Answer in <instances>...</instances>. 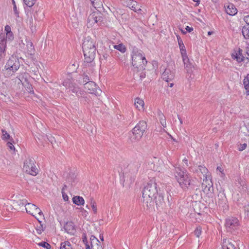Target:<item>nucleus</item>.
<instances>
[{
    "label": "nucleus",
    "mask_w": 249,
    "mask_h": 249,
    "mask_svg": "<svg viewBox=\"0 0 249 249\" xmlns=\"http://www.w3.org/2000/svg\"><path fill=\"white\" fill-rule=\"evenodd\" d=\"M158 194L157 185L155 181L150 180L142 191L143 206L150 209L154 205L153 198Z\"/></svg>",
    "instance_id": "nucleus-1"
},
{
    "label": "nucleus",
    "mask_w": 249,
    "mask_h": 249,
    "mask_svg": "<svg viewBox=\"0 0 249 249\" xmlns=\"http://www.w3.org/2000/svg\"><path fill=\"white\" fill-rule=\"evenodd\" d=\"M83 52L85 62H92L96 55L97 52L96 42L89 36L84 39L83 43Z\"/></svg>",
    "instance_id": "nucleus-2"
},
{
    "label": "nucleus",
    "mask_w": 249,
    "mask_h": 249,
    "mask_svg": "<svg viewBox=\"0 0 249 249\" xmlns=\"http://www.w3.org/2000/svg\"><path fill=\"white\" fill-rule=\"evenodd\" d=\"M175 176L180 187L184 191L190 187L193 188L191 176L184 169L180 167L175 168Z\"/></svg>",
    "instance_id": "nucleus-3"
},
{
    "label": "nucleus",
    "mask_w": 249,
    "mask_h": 249,
    "mask_svg": "<svg viewBox=\"0 0 249 249\" xmlns=\"http://www.w3.org/2000/svg\"><path fill=\"white\" fill-rule=\"evenodd\" d=\"M132 64L135 68L141 70H145L147 60L142 51L138 49H134L131 53Z\"/></svg>",
    "instance_id": "nucleus-4"
},
{
    "label": "nucleus",
    "mask_w": 249,
    "mask_h": 249,
    "mask_svg": "<svg viewBox=\"0 0 249 249\" xmlns=\"http://www.w3.org/2000/svg\"><path fill=\"white\" fill-rule=\"evenodd\" d=\"M147 126L145 121H140L132 129V135L131 136V141H137L139 140L143 136L144 132L147 129Z\"/></svg>",
    "instance_id": "nucleus-5"
},
{
    "label": "nucleus",
    "mask_w": 249,
    "mask_h": 249,
    "mask_svg": "<svg viewBox=\"0 0 249 249\" xmlns=\"http://www.w3.org/2000/svg\"><path fill=\"white\" fill-rule=\"evenodd\" d=\"M20 67L19 60L16 56H12L7 61L4 66V69L8 75H13Z\"/></svg>",
    "instance_id": "nucleus-6"
},
{
    "label": "nucleus",
    "mask_w": 249,
    "mask_h": 249,
    "mask_svg": "<svg viewBox=\"0 0 249 249\" xmlns=\"http://www.w3.org/2000/svg\"><path fill=\"white\" fill-rule=\"evenodd\" d=\"M35 160L33 158H28L24 162L23 169V170L31 175L36 176L38 174V169L35 165Z\"/></svg>",
    "instance_id": "nucleus-7"
},
{
    "label": "nucleus",
    "mask_w": 249,
    "mask_h": 249,
    "mask_svg": "<svg viewBox=\"0 0 249 249\" xmlns=\"http://www.w3.org/2000/svg\"><path fill=\"white\" fill-rule=\"evenodd\" d=\"M140 165L139 164H133L129 167V173H125L124 174V179L128 180L129 179V183L134 182L136 178V175L138 172Z\"/></svg>",
    "instance_id": "nucleus-8"
},
{
    "label": "nucleus",
    "mask_w": 249,
    "mask_h": 249,
    "mask_svg": "<svg viewBox=\"0 0 249 249\" xmlns=\"http://www.w3.org/2000/svg\"><path fill=\"white\" fill-rule=\"evenodd\" d=\"M63 85L66 89H69L70 91L75 94L78 97L82 96L84 93V92L80 89L78 86L75 83H73L70 79L65 80Z\"/></svg>",
    "instance_id": "nucleus-9"
},
{
    "label": "nucleus",
    "mask_w": 249,
    "mask_h": 249,
    "mask_svg": "<svg viewBox=\"0 0 249 249\" xmlns=\"http://www.w3.org/2000/svg\"><path fill=\"white\" fill-rule=\"evenodd\" d=\"M88 20L90 25L97 23L98 25H100L103 20V14L98 11L93 12L89 15Z\"/></svg>",
    "instance_id": "nucleus-10"
},
{
    "label": "nucleus",
    "mask_w": 249,
    "mask_h": 249,
    "mask_svg": "<svg viewBox=\"0 0 249 249\" xmlns=\"http://www.w3.org/2000/svg\"><path fill=\"white\" fill-rule=\"evenodd\" d=\"M26 212L34 216L38 220V218L36 216L38 214L40 217L43 216V213L41 210L34 204L29 203L25 208Z\"/></svg>",
    "instance_id": "nucleus-11"
},
{
    "label": "nucleus",
    "mask_w": 249,
    "mask_h": 249,
    "mask_svg": "<svg viewBox=\"0 0 249 249\" xmlns=\"http://www.w3.org/2000/svg\"><path fill=\"white\" fill-rule=\"evenodd\" d=\"M239 226V221L236 217H231L226 219L225 226L227 231L229 232H232L237 229Z\"/></svg>",
    "instance_id": "nucleus-12"
},
{
    "label": "nucleus",
    "mask_w": 249,
    "mask_h": 249,
    "mask_svg": "<svg viewBox=\"0 0 249 249\" xmlns=\"http://www.w3.org/2000/svg\"><path fill=\"white\" fill-rule=\"evenodd\" d=\"M84 89L89 93L94 94L96 95H99L101 90L97 87L96 84L93 81H90L84 84Z\"/></svg>",
    "instance_id": "nucleus-13"
},
{
    "label": "nucleus",
    "mask_w": 249,
    "mask_h": 249,
    "mask_svg": "<svg viewBox=\"0 0 249 249\" xmlns=\"http://www.w3.org/2000/svg\"><path fill=\"white\" fill-rule=\"evenodd\" d=\"M231 57L233 59H236L238 63L247 60L246 54L243 53V50L240 48H238L237 51L232 53Z\"/></svg>",
    "instance_id": "nucleus-14"
},
{
    "label": "nucleus",
    "mask_w": 249,
    "mask_h": 249,
    "mask_svg": "<svg viewBox=\"0 0 249 249\" xmlns=\"http://www.w3.org/2000/svg\"><path fill=\"white\" fill-rule=\"evenodd\" d=\"M182 60L184 65V69L187 73H191L193 71L194 67L190 62L187 55L182 56Z\"/></svg>",
    "instance_id": "nucleus-15"
},
{
    "label": "nucleus",
    "mask_w": 249,
    "mask_h": 249,
    "mask_svg": "<svg viewBox=\"0 0 249 249\" xmlns=\"http://www.w3.org/2000/svg\"><path fill=\"white\" fill-rule=\"evenodd\" d=\"M7 40L5 39L4 36L0 35V58L5 57V52L6 48Z\"/></svg>",
    "instance_id": "nucleus-16"
},
{
    "label": "nucleus",
    "mask_w": 249,
    "mask_h": 249,
    "mask_svg": "<svg viewBox=\"0 0 249 249\" xmlns=\"http://www.w3.org/2000/svg\"><path fill=\"white\" fill-rule=\"evenodd\" d=\"M175 77V72L169 69H166L162 73V78L166 82H168L172 80Z\"/></svg>",
    "instance_id": "nucleus-17"
},
{
    "label": "nucleus",
    "mask_w": 249,
    "mask_h": 249,
    "mask_svg": "<svg viewBox=\"0 0 249 249\" xmlns=\"http://www.w3.org/2000/svg\"><path fill=\"white\" fill-rule=\"evenodd\" d=\"M157 209L160 208H162L164 205V200L163 196L161 194H157L153 198Z\"/></svg>",
    "instance_id": "nucleus-18"
},
{
    "label": "nucleus",
    "mask_w": 249,
    "mask_h": 249,
    "mask_svg": "<svg viewBox=\"0 0 249 249\" xmlns=\"http://www.w3.org/2000/svg\"><path fill=\"white\" fill-rule=\"evenodd\" d=\"M65 231L68 233L74 234L76 231L74 224L72 222H68L64 227Z\"/></svg>",
    "instance_id": "nucleus-19"
},
{
    "label": "nucleus",
    "mask_w": 249,
    "mask_h": 249,
    "mask_svg": "<svg viewBox=\"0 0 249 249\" xmlns=\"http://www.w3.org/2000/svg\"><path fill=\"white\" fill-rule=\"evenodd\" d=\"M24 4L26 7H24L26 14L27 16L31 15V12L29 9V8H31L35 3L36 0H23Z\"/></svg>",
    "instance_id": "nucleus-20"
},
{
    "label": "nucleus",
    "mask_w": 249,
    "mask_h": 249,
    "mask_svg": "<svg viewBox=\"0 0 249 249\" xmlns=\"http://www.w3.org/2000/svg\"><path fill=\"white\" fill-rule=\"evenodd\" d=\"M90 240V249H97L99 247H102L99 240L94 235H91Z\"/></svg>",
    "instance_id": "nucleus-21"
},
{
    "label": "nucleus",
    "mask_w": 249,
    "mask_h": 249,
    "mask_svg": "<svg viewBox=\"0 0 249 249\" xmlns=\"http://www.w3.org/2000/svg\"><path fill=\"white\" fill-rule=\"evenodd\" d=\"M226 13L230 16H234L237 13L235 6L232 3H229L225 8Z\"/></svg>",
    "instance_id": "nucleus-22"
},
{
    "label": "nucleus",
    "mask_w": 249,
    "mask_h": 249,
    "mask_svg": "<svg viewBox=\"0 0 249 249\" xmlns=\"http://www.w3.org/2000/svg\"><path fill=\"white\" fill-rule=\"evenodd\" d=\"M222 248L223 249H238L234 242L228 240L227 242L226 239L223 240Z\"/></svg>",
    "instance_id": "nucleus-23"
},
{
    "label": "nucleus",
    "mask_w": 249,
    "mask_h": 249,
    "mask_svg": "<svg viewBox=\"0 0 249 249\" xmlns=\"http://www.w3.org/2000/svg\"><path fill=\"white\" fill-rule=\"evenodd\" d=\"M27 74L25 72L21 73L18 75L17 77V78L19 81L18 84L21 83L23 86H24L25 84L27 82Z\"/></svg>",
    "instance_id": "nucleus-24"
},
{
    "label": "nucleus",
    "mask_w": 249,
    "mask_h": 249,
    "mask_svg": "<svg viewBox=\"0 0 249 249\" xmlns=\"http://www.w3.org/2000/svg\"><path fill=\"white\" fill-rule=\"evenodd\" d=\"M72 202L77 205L81 206L84 204L85 201L82 196H75L72 198Z\"/></svg>",
    "instance_id": "nucleus-25"
},
{
    "label": "nucleus",
    "mask_w": 249,
    "mask_h": 249,
    "mask_svg": "<svg viewBox=\"0 0 249 249\" xmlns=\"http://www.w3.org/2000/svg\"><path fill=\"white\" fill-rule=\"evenodd\" d=\"M134 105L136 106V107L138 108V110H141L143 109L144 103L142 99L139 98H137L135 99Z\"/></svg>",
    "instance_id": "nucleus-26"
},
{
    "label": "nucleus",
    "mask_w": 249,
    "mask_h": 249,
    "mask_svg": "<svg viewBox=\"0 0 249 249\" xmlns=\"http://www.w3.org/2000/svg\"><path fill=\"white\" fill-rule=\"evenodd\" d=\"M158 118L159 119L160 124L163 127H166V122L165 117L161 111L158 112Z\"/></svg>",
    "instance_id": "nucleus-27"
},
{
    "label": "nucleus",
    "mask_w": 249,
    "mask_h": 249,
    "mask_svg": "<svg viewBox=\"0 0 249 249\" xmlns=\"http://www.w3.org/2000/svg\"><path fill=\"white\" fill-rule=\"evenodd\" d=\"M27 42V52L28 53L30 54H32L33 53H35V48L34 46L33 45V43L31 41L28 40L26 41Z\"/></svg>",
    "instance_id": "nucleus-28"
},
{
    "label": "nucleus",
    "mask_w": 249,
    "mask_h": 249,
    "mask_svg": "<svg viewBox=\"0 0 249 249\" xmlns=\"http://www.w3.org/2000/svg\"><path fill=\"white\" fill-rule=\"evenodd\" d=\"M123 3L124 6L130 8V7L136 6L137 1L133 0H123Z\"/></svg>",
    "instance_id": "nucleus-29"
},
{
    "label": "nucleus",
    "mask_w": 249,
    "mask_h": 249,
    "mask_svg": "<svg viewBox=\"0 0 249 249\" xmlns=\"http://www.w3.org/2000/svg\"><path fill=\"white\" fill-rule=\"evenodd\" d=\"M196 172H199L203 174V176H205L208 173V170L205 166L200 165L197 166V169H196Z\"/></svg>",
    "instance_id": "nucleus-30"
},
{
    "label": "nucleus",
    "mask_w": 249,
    "mask_h": 249,
    "mask_svg": "<svg viewBox=\"0 0 249 249\" xmlns=\"http://www.w3.org/2000/svg\"><path fill=\"white\" fill-rule=\"evenodd\" d=\"M242 34L246 39H249V25H245L242 29Z\"/></svg>",
    "instance_id": "nucleus-31"
},
{
    "label": "nucleus",
    "mask_w": 249,
    "mask_h": 249,
    "mask_svg": "<svg viewBox=\"0 0 249 249\" xmlns=\"http://www.w3.org/2000/svg\"><path fill=\"white\" fill-rule=\"evenodd\" d=\"M60 249H73L71 243L68 241L61 243Z\"/></svg>",
    "instance_id": "nucleus-32"
},
{
    "label": "nucleus",
    "mask_w": 249,
    "mask_h": 249,
    "mask_svg": "<svg viewBox=\"0 0 249 249\" xmlns=\"http://www.w3.org/2000/svg\"><path fill=\"white\" fill-rule=\"evenodd\" d=\"M114 48L119 51L122 53H124L126 51V48L124 45L122 43H120L118 45H116L114 46Z\"/></svg>",
    "instance_id": "nucleus-33"
},
{
    "label": "nucleus",
    "mask_w": 249,
    "mask_h": 249,
    "mask_svg": "<svg viewBox=\"0 0 249 249\" xmlns=\"http://www.w3.org/2000/svg\"><path fill=\"white\" fill-rule=\"evenodd\" d=\"M130 9L136 13L142 14L141 13V12H142V10L141 9V6L137 2V4L136 5V6L130 7Z\"/></svg>",
    "instance_id": "nucleus-34"
},
{
    "label": "nucleus",
    "mask_w": 249,
    "mask_h": 249,
    "mask_svg": "<svg viewBox=\"0 0 249 249\" xmlns=\"http://www.w3.org/2000/svg\"><path fill=\"white\" fill-rule=\"evenodd\" d=\"M79 81L80 84H83L84 85L85 83H87L91 81H89V77L88 75H84L79 79Z\"/></svg>",
    "instance_id": "nucleus-35"
},
{
    "label": "nucleus",
    "mask_w": 249,
    "mask_h": 249,
    "mask_svg": "<svg viewBox=\"0 0 249 249\" xmlns=\"http://www.w3.org/2000/svg\"><path fill=\"white\" fill-rule=\"evenodd\" d=\"M2 132V136H1V139L3 140H10L11 139V136L7 132V131L4 129H1Z\"/></svg>",
    "instance_id": "nucleus-36"
},
{
    "label": "nucleus",
    "mask_w": 249,
    "mask_h": 249,
    "mask_svg": "<svg viewBox=\"0 0 249 249\" xmlns=\"http://www.w3.org/2000/svg\"><path fill=\"white\" fill-rule=\"evenodd\" d=\"M178 45L180 49L181 56L187 55L186 50L183 43L179 44Z\"/></svg>",
    "instance_id": "nucleus-37"
},
{
    "label": "nucleus",
    "mask_w": 249,
    "mask_h": 249,
    "mask_svg": "<svg viewBox=\"0 0 249 249\" xmlns=\"http://www.w3.org/2000/svg\"><path fill=\"white\" fill-rule=\"evenodd\" d=\"M13 142H14L13 139L12 138H11L10 139V141L7 142L6 145H7V146L8 147V149L10 150L13 151L14 152H15V148L13 144Z\"/></svg>",
    "instance_id": "nucleus-38"
},
{
    "label": "nucleus",
    "mask_w": 249,
    "mask_h": 249,
    "mask_svg": "<svg viewBox=\"0 0 249 249\" xmlns=\"http://www.w3.org/2000/svg\"><path fill=\"white\" fill-rule=\"evenodd\" d=\"M39 246H41L44 248H45L46 249H51V245L46 242H41L38 244Z\"/></svg>",
    "instance_id": "nucleus-39"
},
{
    "label": "nucleus",
    "mask_w": 249,
    "mask_h": 249,
    "mask_svg": "<svg viewBox=\"0 0 249 249\" xmlns=\"http://www.w3.org/2000/svg\"><path fill=\"white\" fill-rule=\"evenodd\" d=\"M201 232L202 228L200 226H198L195 230L194 233L197 237H199L201 234Z\"/></svg>",
    "instance_id": "nucleus-40"
},
{
    "label": "nucleus",
    "mask_w": 249,
    "mask_h": 249,
    "mask_svg": "<svg viewBox=\"0 0 249 249\" xmlns=\"http://www.w3.org/2000/svg\"><path fill=\"white\" fill-rule=\"evenodd\" d=\"M27 86L26 87V90L29 93H33L34 90L32 88V86L31 84H30L29 83L27 82L26 84H25V85L24 86Z\"/></svg>",
    "instance_id": "nucleus-41"
},
{
    "label": "nucleus",
    "mask_w": 249,
    "mask_h": 249,
    "mask_svg": "<svg viewBox=\"0 0 249 249\" xmlns=\"http://www.w3.org/2000/svg\"><path fill=\"white\" fill-rule=\"evenodd\" d=\"M91 208L92 209L93 211L95 213L97 212V208H96V203L95 201L93 199H91Z\"/></svg>",
    "instance_id": "nucleus-42"
},
{
    "label": "nucleus",
    "mask_w": 249,
    "mask_h": 249,
    "mask_svg": "<svg viewBox=\"0 0 249 249\" xmlns=\"http://www.w3.org/2000/svg\"><path fill=\"white\" fill-rule=\"evenodd\" d=\"M14 35L12 32L6 33V39L9 41H12L14 39Z\"/></svg>",
    "instance_id": "nucleus-43"
},
{
    "label": "nucleus",
    "mask_w": 249,
    "mask_h": 249,
    "mask_svg": "<svg viewBox=\"0 0 249 249\" xmlns=\"http://www.w3.org/2000/svg\"><path fill=\"white\" fill-rule=\"evenodd\" d=\"M17 203H18V205L19 206H22L25 208L27 206V204L29 203L27 202V201L26 199H22V200H20L19 202H17Z\"/></svg>",
    "instance_id": "nucleus-44"
},
{
    "label": "nucleus",
    "mask_w": 249,
    "mask_h": 249,
    "mask_svg": "<svg viewBox=\"0 0 249 249\" xmlns=\"http://www.w3.org/2000/svg\"><path fill=\"white\" fill-rule=\"evenodd\" d=\"M247 146V144L246 143L240 144L238 145V149L239 151H242L245 150Z\"/></svg>",
    "instance_id": "nucleus-45"
},
{
    "label": "nucleus",
    "mask_w": 249,
    "mask_h": 249,
    "mask_svg": "<svg viewBox=\"0 0 249 249\" xmlns=\"http://www.w3.org/2000/svg\"><path fill=\"white\" fill-rule=\"evenodd\" d=\"M13 11H14V14H15V16L17 18H19V12L18 10L17 5L13 6Z\"/></svg>",
    "instance_id": "nucleus-46"
},
{
    "label": "nucleus",
    "mask_w": 249,
    "mask_h": 249,
    "mask_svg": "<svg viewBox=\"0 0 249 249\" xmlns=\"http://www.w3.org/2000/svg\"><path fill=\"white\" fill-rule=\"evenodd\" d=\"M61 192H62V196H63V198L64 200L65 201H68L69 197L67 196V195L64 192V188L62 189V191Z\"/></svg>",
    "instance_id": "nucleus-47"
},
{
    "label": "nucleus",
    "mask_w": 249,
    "mask_h": 249,
    "mask_svg": "<svg viewBox=\"0 0 249 249\" xmlns=\"http://www.w3.org/2000/svg\"><path fill=\"white\" fill-rule=\"evenodd\" d=\"M244 209L245 213H247V214H249V202L247 204H245L244 206Z\"/></svg>",
    "instance_id": "nucleus-48"
},
{
    "label": "nucleus",
    "mask_w": 249,
    "mask_h": 249,
    "mask_svg": "<svg viewBox=\"0 0 249 249\" xmlns=\"http://www.w3.org/2000/svg\"><path fill=\"white\" fill-rule=\"evenodd\" d=\"M246 55H248V57H246V63H247L249 61V44L248 45V47L246 48Z\"/></svg>",
    "instance_id": "nucleus-49"
},
{
    "label": "nucleus",
    "mask_w": 249,
    "mask_h": 249,
    "mask_svg": "<svg viewBox=\"0 0 249 249\" xmlns=\"http://www.w3.org/2000/svg\"><path fill=\"white\" fill-rule=\"evenodd\" d=\"M83 241L84 243H85L86 244V249H90V246L87 244L88 241H87L86 236H85V237L83 239Z\"/></svg>",
    "instance_id": "nucleus-50"
},
{
    "label": "nucleus",
    "mask_w": 249,
    "mask_h": 249,
    "mask_svg": "<svg viewBox=\"0 0 249 249\" xmlns=\"http://www.w3.org/2000/svg\"><path fill=\"white\" fill-rule=\"evenodd\" d=\"M4 30L6 32V33H10V32H11V27L9 25H6L5 26V29H4Z\"/></svg>",
    "instance_id": "nucleus-51"
},
{
    "label": "nucleus",
    "mask_w": 249,
    "mask_h": 249,
    "mask_svg": "<svg viewBox=\"0 0 249 249\" xmlns=\"http://www.w3.org/2000/svg\"><path fill=\"white\" fill-rule=\"evenodd\" d=\"M244 20L247 23V25H249V15H248L247 16H245L244 18Z\"/></svg>",
    "instance_id": "nucleus-52"
},
{
    "label": "nucleus",
    "mask_w": 249,
    "mask_h": 249,
    "mask_svg": "<svg viewBox=\"0 0 249 249\" xmlns=\"http://www.w3.org/2000/svg\"><path fill=\"white\" fill-rule=\"evenodd\" d=\"M244 88L246 90L245 94L247 96L249 95V85L248 86L244 87Z\"/></svg>",
    "instance_id": "nucleus-53"
},
{
    "label": "nucleus",
    "mask_w": 249,
    "mask_h": 249,
    "mask_svg": "<svg viewBox=\"0 0 249 249\" xmlns=\"http://www.w3.org/2000/svg\"><path fill=\"white\" fill-rule=\"evenodd\" d=\"M36 231L38 234H41L43 231L42 226H41L40 227H38V228L36 229Z\"/></svg>",
    "instance_id": "nucleus-54"
},
{
    "label": "nucleus",
    "mask_w": 249,
    "mask_h": 249,
    "mask_svg": "<svg viewBox=\"0 0 249 249\" xmlns=\"http://www.w3.org/2000/svg\"><path fill=\"white\" fill-rule=\"evenodd\" d=\"M185 29L186 30V31L189 32V33H190L192 31H193V28L191 27H190V26H187L185 28Z\"/></svg>",
    "instance_id": "nucleus-55"
},
{
    "label": "nucleus",
    "mask_w": 249,
    "mask_h": 249,
    "mask_svg": "<svg viewBox=\"0 0 249 249\" xmlns=\"http://www.w3.org/2000/svg\"><path fill=\"white\" fill-rule=\"evenodd\" d=\"M145 77V73L144 72H141L140 75V78L141 80Z\"/></svg>",
    "instance_id": "nucleus-56"
},
{
    "label": "nucleus",
    "mask_w": 249,
    "mask_h": 249,
    "mask_svg": "<svg viewBox=\"0 0 249 249\" xmlns=\"http://www.w3.org/2000/svg\"><path fill=\"white\" fill-rule=\"evenodd\" d=\"M177 39H178V44L183 43L181 37L179 36H177Z\"/></svg>",
    "instance_id": "nucleus-57"
},
{
    "label": "nucleus",
    "mask_w": 249,
    "mask_h": 249,
    "mask_svg": "<svg viewBox=\"0 0 249 249\" xmlns=\"http://www.w3.org/2000/svg\"><path fill=\"white\" fill-rule=\"evenodd\" d=\"M243 85H244V87L248 86L249 85V81H246L244 79L243 80Z\"/></svg>",
    "instance_id": "nucleus-58"
},
{
    "label": "nucleus",
    "mask_w": 249,
    "mask_h": 249,
    "mask_svg": "<svg viewBox=\"0 0 249 249\" xmlns=\"http://www.w3.org/2000/svg\"><path fill=\"white\" fill-rule=\"evenodd\" d=\"M245 125V127L249 133V134H248V136H249V123L246 124Z\"/></svg>",
    "instance_id": "nucleus-59"
},
{
    "label": "nucleus",
    "mask_w": 249,
    "mask_h": 249,
    "mask_svg": "<svg viewBox=\"0 0 249 249\" xmlns=\"http://www.w3.org/2000/svg\"><path fill=\"white\" fill-rule=\"evenodd\" d=\"M216 170L217 171H219L220 172H221V173H223L222 172H223V170L222 169V168L220 166H218L216 168Z\"/></svg>",
    "instance_id": "nucleus-60"
},
{
    "label": "nucleus",
    "mask_w": 249,
    "mask_h": 249,
    "mask_svg": "<svg viewBox=\"0 0 249 249\" xmlns=\"http://www.w3.org/2000/svg\"><path fill=\"white\" fill-rule=\"evenodd\" d=\"M99 238L102 241H104V236L103 234H100Z\"/></svg>",
    "instance_id": "nucleus-61"
},
{
    "label": "nucleus",
    "mask_w": 249,
    "mask_h": 249,
    "mask_svg": "<svg viewBox=\"0 0 249 249\" xmlns=\"http://www.w3.org/2000/svg\"><path fill=\"white\" fill-rule=\"evenodd\" d=\"M193 1L194 2H196V6H197L199 4L200 0H193Z\"/></svg>",
    "instance_id": "nucleus-62"
},
{
    "label": "nucleus",
    "mask_w": 249,
    "mask_h": 249,
    "mask_svg": "<svg viewBox=\"0 0 249 249\" xmlns=\"http://www.w3.org/2000/svg\"><path fill=\"white\" fill-rule=\"evenodd\" d=\"M244 79L246 81H249V73L244 78Z\"/></svg>",
    "instance_id": "nucleus-63"
},
{
    "label": "nucleus",
    "mask_w": 249,
    "mask_h": 249,
    "mask_svg": "<svg viewBox=\"0 0 249 249\" xmlns=\"http://www.w3.org/2000/svg\"><path fill=\"white\" fill-rule=\"evenodd\" d=\"M12 2L13 6L16 5V2H15V0H12Z\"/></svg>",
    "instance_id": "nucleus-64"
}]
</instances>
